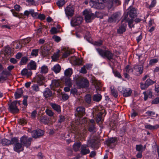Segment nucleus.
Returning <instances> with one entry per match:
<instances>
[{
  "label": "nucleus",
  "instance_id": "1",
  "mask_svg": "<svg viewBox=\"0 0 159 159\" xmlns=\"http://www.w3.org/2000/svg\"><path fill=\"white\" fill-rule=\"evenodd\" d=\"M127 13L123 16V18L122 20H125L126 22H128V26L130 28L134 27V25L131 26L133 22V19L137 16V9L133 7L130 6L127 10Z\"/></svg>",
  "mask_w": 159,
  "mask_h": 159
},
{
  "label": "nucleus",
  "instance_id": "2",
  "mask_svg": "<svg viewBox=\"0 0 159 159\" xmlns=\"http://www.w3.org/2000/svg\"><path fill=\"white\" fill-rule=\"evenodd\" d=\"M98 54L103 58L107 59V61H111L113 58V54L111 51L109 49L103 50L100 48H96Z\"/></svg>",
  "mask_w": 159,
  "mask_h": 159
},
{
  "label": "nucleus",
  "instance_id": "3",
  "mask_svg": "<svg viewBox=\"0 0 159 159\" xmlns=\"http://www.w3.org/2000/svg\"><path fill=\"white\" fill-rule=\"evenodd\" d=\"M75 80L77 85L81 88H86L89 86V80L86 78L78 76L75 78Z\"/></svg>",
  "mask_w": 159,
  "mask_h": 159
},
{
  "label": "nucleus",
  "instance_id": "4",
  "mask_svg": "<svg viewBox=\"0 0 159 159\" xmlns=\"http://www.w3.org/2000/svg\"><path fill=\"white\" fill-rule=\"evenodd\" d=\"M83 14L84 16V20L87 23H90L92 22L96 17L95 14L92 13L90 11L85 10L83 12Z\"/></svg>",
  "mask_w": 159,
  "mask_h": 159
},
{
  "label": "nucleus",
  "instance_id": "5",
  "mask_svg": "<svg viewBox=\"0 0 159 159\" xmlns=\"http://www.w3.org/2000/svg\"><path fill=\"white\" fill-rule=\"evenodd\" d=\"M118 90L125 97H130L132 93V90L129 88H127L122 86H119L118 88Z\"/></svg>",
  "mask_w": 159,
  "mask_h": 159
},
{
  "label": "nucleus",
  "instance_id": "6",
  "mask_svg": "<svg viewBox=\"0 0 159 159\" xmlns=\"http://www.w3.org/2000/svg\"><path fill=\"white\" fill-rule=\"evenodd\" d=\"M117 138L116 137L108 138L105 141L107 145L110 148L113 149L116 146L117 142Z\"/></svg>",
  "mask_w": 159,
  "mask_h": 159
},
{
  "label": "nucleus",
  "instance_id": "7",
  "mask_svg": "<svg viewBox=\"0 0 159 159\" xmlns=\"http://www.w3.org/2000/svg\"><path fill=\"white\" fill-rule=\"evenodd\" d=\"M32 141V138H29L26 136H22L20 139V142L22 144L23 147L25 146L27 148H28L30 146Z\"/></svg>",
  "mask_w": 159,
  "mask_h": 159
},
{
  "label": "nucleus",
  "instance_id": "8",
  "mask_svg": "<svg viewBox=\"0 0 159 159\" xmlns=\"http://www.w3.org/2000/svg\"><path fill=\"white\" fill-rule=\"evenodd\" d=\"M120 13L116 12L112 14L111 16L109 17L108 22L110 23L118 22L120 19Z\"/></svg>",
  "mask_w": 159,
  "mask_h": 159
},
{
  "label": "nucleus",
  "instance_id": "9",
  "mask_svg": "<svg viewBox=\"0 0 159 159\" xmlns=\"http://www.w3.org/2000/svg\"><path fill=\"white\" fill-rule=\"evenodd\" d=\"M61 80L65 83L66 85L68 86L65 87L64 89V91L66 92H69L70 91V88L71 87L72 85L70 79L69 78L62 77L61 78Z\"/></svg>",
  "mask_w": 159,
  "mask_h": 159
},
{
  "label": "nucleus",
  "instance_id": "10",
  "mask_svg": "<svg viewBox=\"0 0 159 159\" xmlns=\"http://www.w3.org/2000/svg\"><path fill=\"white\" fill-rule=\"evenodd\" d=\"M19 105V103L16 101H15L9 104V111L13 113L18 112L19 110L18 108Z\"/></svg>",
  "mask_w": 159,
  "mask_h": 159
},
{
  "label": "nucleus",
  "instance_id": "11",
  "mask_svg": "<svg viewBox=\"0 0 159 159\" xmlns=\"http://www.w3.org/2000/svg\"><path fill=\"white\" fill-rule=\"evenodd\" d=\"M143 66L140 65H135L132 68V71L134 72V75H139L143 72Z\"/></svg>",
  "mask_w": 159,
  "mask_h": 159
},
{
  "label": "nucleus",
  "instance_id": "12",
  "mask_svg": "<svg viewBox=\"0 0 159 159\" xmlns=\"http://www.w3.org/2000/svg\"><path fill=\"white\" fill-rule=\"evenodd\" d=\"M14 9H12L10 10L13 15L16 17L19 18H22L23 16V15L22 13L19 14L17 12L19 11L21 9V7L19 5L16 4L14 6Z\"/></svg>",
  "mask_w": 159,
  "mask_h": 159
},
{
  "label": "nucleus",
  "instance_id": "13",
  "mask_svg": "<svg viewBox=\"0 0 159 159\" xmlns=\"http://www.w3.org/2000/svg\"><path fill=\"white\" fill-rule=\"evenodd\" d=\"M65 11L66 16L69 18L73 16L74 12V8L73 6L69 5L65 9Z\"/></svg>",
  "mask_w": 159,
  "mask_h": 159
},
{
  "label": "nucleus",
  "instance_id": "14",
  "mask_svg": "<svg viewBox=\"0 0 159 159\" xmlns=\"http://www.w3.org/2000/svg\"><path fill=\"white\" fill-rule=\"evenodd\" d=\"M155 82L150 79H148L143 84L142 83H140V87L142 89H145L148 88L150 85L153 84Z\"/></svg>",
  "mask_w": 159,
  "mask_h": 159
},
{
  "label": "nucleus",
  "instance_id": "15",
  "mask_svg": "<svg viewBox=\"0 0 159 159\" xmlns=\"http://www.w3.org/2000/svg\"><path fill=\"white\" fill-rule=\"evenodd\" d=\"M83 20V19L80 17L73 18L71 21V24L73 26H78L81 23Z\"/></svg>",
  "mask_w": 159,
  "mask_h": 159
},
{
  "label": "nucleus",
  "instance_id": "16",
  "mask_svg": "<svg viewBox=\"0 0 159 159\" xmlns=\"http://www.w3.org/2000/svg\"><path fill=\"white\" fill-rule=\"evenodd\" d=\"M44 78L43 75L40 74H37L34 78V81L38 83L39 85H42L43 84V80Z\"/></svg>",
  "mask_w": 159,
  "mask_h": 159
},
{
  "label": "nucleus",
  "instance_id": "17",
  "mask_svg": "<svg viewBox=\"0 0 159 159\" xmlns=\"http://www.w3.org/2000/svg\"><path fill=\"white\" fill-rule=\"evenodd\" d=\"M94 8L98 9H102L104 8L106 5L102 2H94L91 5Z\"/></svg>",
  "mask_w": 159,
  "mask_h": 159
},
{
  "label": "nucleus",
  "instance_id": "18",
  "mask_svg": "<svg viewBox=\"0 0 159 159\" xmlns=\"http://www.w3.org/2000/svg\"><path fill=\"white\" fill-rule=\"evenodd\" d=\"M88 147L87 144L82 145L81 147L80 154L82 155H85L90 152L89 148H87Z\"/></svg>",
  "mask_w": 159,
  "mask_h": 159
},
{
  "label": "nucleus",
  "instance_id": "19",
  "mask_svg": "<svg viewBox=\"0 0 159 159\" xmlns=\"http://www.w3.org/2000/svg\"><path fill=\"white\" fill-rule=\"evenodd\" d=\"M24 148V147L22 144L19 142L15 144L13 147L14 151L18 153L23 151Z\"/></svg>",
  "mask_w": 159,
  "mask_h": 159
},
{
  "label": "nucleus",
  "instance_id": "20",
  "mask_svg": "<svg viewBox=\"0 0 159 159\" xmlns=\"http://www.w3.org/2000/svg\"><path fill=\"white\" fill-rule=\"evenodd\" d=\"M40 50L43 55L46 56L48 55L49 52V46H43L41 47Z\"/></svg>",
  "mask_w": 159,
  "mask_h": 159
},
{
  "label": "nucleus",
  "instance_id": "21",
  "mask_svg": "<svg viewBox=\"0 0 159 159\" xmlns=\"http://www.w3.org/2000/svg\"><path fill=\"white\" fill-rule=\"evenodd\" d=\"M122 23L123 21H122ZM125 22V23H122L120 25L117 30V33L119 34H122L125 32L126 30L127 25Z\"/></svg>",
  "mask_w": 159,
  "mask_h": 159
},
{
  "label": "nucleus",
  "instance_id": "22",
  "mask_svg": "<svg viewBox=\"0 0 159 159\" xmlns=\"http://www.w3.org/2000/svg\"><path fill=\"white\" fill-rule=\"evenodd\" d=\"M44 134V131L41 129L33 131L32 132V135L33 137L37 138L42 136Z\"/></svg>",
  "mask_w": 159,
  "mask_h": 159
},
{
  "label": "nucleus",
  "instance_id": "23",
  "mask_svg": "<svg viewBox=\"0 0 159 159\" xmlns=\"http://www.w3.org/2000/svg\"><path fill=\"white\" fill-rule=\"evenodd\" d=\"M21 74L22 76H26L27 78L31 76L32 73L31 70L26 68L23 69L21 71Z\"/></svg>",
  "mask_w": 159,
  "mask_h": 159
},
{
  "label": "nucleus",
  "instance_id": "24",
  "mask_svg": "<svg viewBox=\"0 0 159 159\" xmlns=\"http://www.w3.org/2000/svg\"><path fill=\"white\" fill-rule=\"evenodd\" d=\"M50 106L58 114H60L61 112V107L60 105L55 103H50Z\"/></svg>",
  "mask_w": 159,
  "mask_h": 159
},
{
  "label": "nucleus",
  "instance_id": "25",
  "mask_svg": "<svg viewBox=\"0 0 159 159\" xmlns=\"http://www.w3.org/2000/svg\"><path fill=\"white\" fill-rule=\"evenodd\" d=\"M73 73L72 69L71 68H68L65 70L64 71V75L65 76L63 77H66V78H70Z\"/></svg>",
  "mask_w": 159,
  "mask_h": 159
},
{
  "label": "nucleus",
  "instance_id": "26",
  "mask_svg": "<svg viewBox=\"0 0 159 159\" xmlns=\"http://www.w3.org/2000/svg\"><path fill=\"white\" fill-rule=\"evenodd\" d=\"M85 103L88 105H90L92 101V97L90 94H87L85 95L84 98Z\"/></svg>",
  "mask_w": 159,
  "mask_h": 159
},
{
  "label": "nucleus",
  "instance_id": "27",
  "mask_svg": "<svg viewBox=\"0 0 159 159\" xmlns=\"http://www.w3.org/2000/svg\"><path fill=\"white\" fill-rule=\"evenodd\" d=\"M103 113L102 112H99L97 115L96 118V121L97 123L98 124L100 122L102 123L103 120L102 119V116Z\"/></svg>",
  "mask_w": 159,
  "mask_h": 159
},
{
  "label": "nucleus",
  "instance_id": "28",
  "mask_svg": "<svg viewBox=\"0 0 159 159\" xmlns=\"http://www.w3.org/2000/svg\"><path fill=\"white\" fill-rule=\"evenodd\" d=\"M145 128L150 130H155L159 128V125L156 124L154 126L150 124H147L145 125Z\"/></svg>",
  "mask_w": 159,
  "mask_h": 159
},
{
  "label": "nucleus",
  "instance_id": "29",
  "mask_svg": "<svg viewBox=\"0 0 159 159\" xmlns=\"http://www.w3.org/2000/svg\"><path fill=\"white\" fill-rule=\"evenodd\" d=\"M76 111L78 115L81 116L85 112V108L82 106L78 107L76 108Z\"/></svg>",
  "mask_w": 159,
  "mask_h": 159
},
{
  "label": "nucleus",
  "instance_id": "30",
  "mask_svg": "<svg viewBox=\"0 0 159 159\" xmlns=\"http://www.w3.org/2000/svg\"><path fill=\"white\" fill-rule=\"evenodd\" d=\"M88 130L89 132L95 133L96 131V124H89Z\"/></svg>",
  "mask_w": 159,
  "mask_h": 159
},
{
  "label": "nucleus",
  "instance_id": "31",
  "mask_svg": "<svg viewBox=\"0 0 159 159\" xmlns=\"http://www.w3.org/2000/svg\"><path fill=\"white\" fill-rule=\"evenodd\" d=\"M102 98V96L100 94L98 93L93 95V99L94 101L99 102L101 100Z\"/></svg>",
  "mask_w": 159,
  "mask_h": 159
},
{
  "label": "nucleus",
  "instance_id": "32",
  "mask_svg": "<svg viewBox=\"0 0 159 159\" xmlns=\"http://www.w3.org/2000/svg\"><path fill=\"white\" fill-rule=\"evenodd\" d=\"M23 93V91L21 89H18L15 93V97L17 99L20 98Z\"/></svg>",
  "mask_w": 159,
  "mask_h": 159
},
{
  "label": "nucleus",
  "instance_id": "33",
  "mask_svg": "<svg viewBox=\"0 0 159 159\" xmlns=\"http://www.w3.org/2000/svg\"><path fill=\"white\" fill-rule=\"evenodd\" d=\"M28 67L31 70L36 69V63L34 61H31L28 64Z\"/></svg>",
  "mask_w": 159,
  "mask_h": 159
},
{
  "label": "nucleus",
  "instance_id": "34",
  "mask_svg": "<svg viewBox=\"0 0 159 159\" xmlns=\"http://www.w3.org/2000/svg\"><path fill=\"white\" fill-rule=\"evenodd\" d=\"M109 65L110 67L112 68V72L115 75V76L116 77H118V78L121 79L122 78V77L121 75L120 74V73L117 70H114L113 67L112 66H111V65L109 64Z\"/></svg>",
  "mask_w": 159,
  "mask_h": 159
},
{
  "label": "nucleus",
  "instance_id": "35",
  "mask_svg": "<svg viewBox=\"0 0 159 159\" xmlns=\"http://www.w3.org/2000/svg\"><path fill=\"white\" fill-rule=\"evenodd\" d=\"M82 145L81 143L80 142L75 143L73 146L74 151L77 152L79 150Z\"/></svg>",
  "mask_w": 159,
  "mask_h": 159
},
{
  "label": "nucleus",
  "instance_id": "36",
  "mask_svg": "<svg viewBox=\"0 0 159 159\" xmlns=\"http://www.w3.org/2000/svg\"><path fill=\"white\" fill-rule=\"evenodd\" d=\"M7 79V75L5 73V72L3 71L0 75V82L2 83Z\"/></svg>",
  "mask_w": 159,
  "mask_h": 159
},
{
  "label": "nucleus",
  "instance_id": "37",
  "mask_svg": "<svg viewBox=\"0 0 159 159\" xmlns=\"http://www.w3.org/2000/svg\"><path fill=\"white\" fill-rule=\"evenodd\" d=\"M52 69L56 73H58L60 72L61 67L57 64L55 65Z\"/></svg>",
  "mask_w": 159,
  "mask_h": 159
},
{
  "label": "nucleus",
  "instance_id": "38",
  "mask_svg": "<svg viewBox=\"0 0 159 159\" xmlns=\"http://www.w3.org/2000/svg\"><path fill=\"white\" fill-rule=\"evenodd\" d=\"M48 67L44 65L41 67L40 71L41 73L45 74L48 72Z\"/></svg>",
  "mask_w": 159,
  "mask_h": 159
},
{
  "label": "nucleus",
  "instance_id": "39",
  "mask_svg": "<svg viewBox=\"0 0 159 159\" xmlns=\"http://www.w3.org/2000/svg\"><path fill=\"white\" fill-rule=\"evenodd\" d=\"M40 121L45 124H48L49 122V119L46 116H42L40 119Z\"/></svg>",
  "mask_w": 159,
  "mask_h": 159
},
{
  "label": "nucleus",
  "instance_id": "40",
  "mask_svg": "<svg viewBox=\"0 0 159 159\" xmlns=\"http://www.w3.org/2000/svg\"><path fill=\"white\" fill-rule=\"evenodd\" d=\"M52 85L55 87H58L60 86V84L57 80H53L52 81L51 84H50V88Z\"/></svg>",
  "mask_w": 159,
  "mask_h": 159
},
{
  "label": "nucleus",
  "instance_id": "41",
  "mask_svg": "<svg viewBox=\"0 0 159 159\" xmlns=\"http://www.w3.org/2000/svg\"><path fill=\"white\" fill-rule=\"evenodd\" d=\"M111 95L115 98H117L118 96V93L117 91L114 88L112 89L111 88Z\"/></svg>",
  "mask_w": 159,
  "mask_h": 159
},
{
  "label": "nucleus",
  "instance_id": "42",
  "mask_svg": "<svg viewBox=\"0 0 159 159\" xmlns=\"http://www.w3.org/2000/svg\"><path fill=\"white\" fill-rule=\"evenodd\" d=\"M44 97L47 99H50V89H46V90L43 93Z\"/></svg>",
  "mask_w": 159,
  "mask_h": 159
},
{
  "label": "nucleus",
  "instance_id": "43",
  "mask_svg": "<svg viewBox=\"0 0 159 159\" xmlns=\"http://www.w3.org/2000/svg\"><path fill=\"white\" fill-rule=\"evenodd\" d=\"M28 59L26 57H24L22 58L21 61L20 62V65H22L25 64L27 62Z\"/></svg>",
  "mask_w": 159,
  "mask_h": 159
},
{
  "label": "nucleus",
  "instance_id": "44",
  "mask_svg": "<svg viewBox=\"0 0 159 159\" xmlns=\"http://www.w3.org/2000/svg\"><path fill=\"white\" fill-rule=\"evenodd\" d=\"M2 143L3 146L8 145L11 144L10 140L6 139H2Z\"/></svg>",
  "mask_w": 159,
  "mask_h": 159
},
{
  "label": "nucleus",
  "instance_id": "45",
  "mask_svg": "<svg viewBox=\"0 0 159 159\" xmlns=\"http://www.w3.org/2000/svg\"><path fill=\"white\" fill-rule=\"evenodd\" d=\"M65 3L64 0H57L56 2L57 5L60 8H61Z\"/></svg>",
  "mask_w": 159,
  "mask_h": 159
},
{
  "label": "nucleus",
  "instance_id": "46",
  "mask_svg": "<svg viewBox=\"0 0 159 159\" xmlns=\"http://www.w3.org/2000/svg\"><path fill=\"white\" fill-rule=\"evenodd\" d=\"M157 4V1L156 0H152L151 4L148 7V8L151 10L152 9L155 7Z\"/></svg>",
  "mask_w": 159,
  "mask_h": 159
},
{
  "label": "nucleus",
  "instance_id": "47",
  "mask_svg": "<svg viewBox=\"0 0 159 159\" xmlns=\"http://www.w3.org/2000/svg\"><path fill=\"white\" fill-rule=\"evenodd\" d=\"M38 49H34L32 50L31 52V55L33 57H36L38 55Z\"/></svg>",
  "mask_w": 159,
  "mask_h": 159
},
{
  "label": "nucleus",
  "instance_id": "48",
  "mask_svg": "<svg viewBox=\"0 0 159 159\" xmlns=\"http://www.w3.org/2000/svg\"><path fill=\"white\" fill-rule=\"evenodd\" d=\"M66 119L65 116L61 115L59 116V118L58 120L59 123H61L62 122H64Z\"/></svg>",
  "mask_w": 159,
  "mask_h": 159
},
{
  "label": "nucleus",
  "instance_id": "49",
  "mask_svg": "<svg viewBox=\"0 0 159 159\" xmlns=\"http://www.w3.org/2000/svg\"><path fill=\"white\" fill-rule=\"evenodd\" d=\"M143 145L141 144H137L136 145V151L140 152L142 151L143 152V150L142 149Z\"/></svg>",
  "mask_w": 159,
  "mask_h": 159
},
{
  "label": "nucleus",
  "instance_id": "50",
  "mask_svg": "<svg viewBox=\"0 0 159 159\" xmlns=\"http://www.w3.org/2000/svg\"><path fill=\"white\" fill-rule=\"evenodd\" d=\"M109 1L107 5H105L109 9L111 8L113 5V0H109Z\"/></svg>",
  "mask_w": 159,
  "mask_h": 159
},
{
  "label": "nucleus",
  "instance_id": "51",
  "mask_svg": "<svg viewBox=\"0 0 159 159\" xmlns=\"http://www.w3.org/2000/svg\"><path fill=\"white\" fill-rule=\"evenodd\" d=\"M103 43V40L99 39L98 41H95L94 43V44L97 46H100L102 45Z\"/></svg>",
  "mask_w": 159,
  "mask_h": 159
},
{
  "label": "nucleus",
  "instance_id": "52",
  "mask_svg": "<svg viewBox=\"0 0 159 159\" xmlns=\"http://www.w3.org/2000/svg\"><path fill=\"white\" fill-rule=\"evenodd\" d=\"M4 51L8 55H10L11 53V50L9 47H6L5 48Z\"/></svg>",
  "mask_w": 159,
  "mask_h": 159
},
{
  "label": "nucleus",
  "instance_id": "53",
  "mask_svg": "<svg viewBox=\"0 0 159 159\" xmlns=\"http://www.w3.org/2000/svg\"><path fill=\"white\" fill-rule=\"evenodd\" d=\"M31 15L33 17L36 18H37L38 16V13L37 12H35L34 10L32 9L30 11Z\"/></svg>",
  "mask_w": 159,
  "mask_h": 159
},
{
  "label": "nucleus",
  "instance_id": "54",
  "mask_svg": "<svg viewBox=\"0 0 159 159\" xmlns=\"http://www.w3.org/2000/svg\"><path fill=\"white\" fill-rule=\"evenodd\" d=\"M52 39L57 43L59 42L61 40V39L60 37L55 35L52 36Z\"/></svg>",
  "mask_w": 159,
  "mask_h": 159
},
{
  "label": "nucleus",
  "instance_id": "55",
  "mask_svg": "<svg viewBox=\"0 0 159 159\" xmlns=\"http://www.w3.org/2000/svg\"><path fill=\"white\" fill-rule=\"evenodd\" d=\"M158 61V60L156 58L151 59L149 61V64L150 65H153L154 64L157 63Z\"/></svg>",
  "mask_w": 159,
  "mask_h": 159
},
{
  "label": "nucleus",
  "instance_id": "56",
  "mask_svg": "<svg viewBox=\"0 0 159 159\" xmlns=\"http://www.w3.org/2000/svg\"><path fill=\"white\" fill-rule=\"evenodd\" d=\"M58 32L57 29L55 27H53L50 30V33L52 34H57Z\"/></svg>",
  "mask_w": 159,
  "mask_h": 159
},
{
  "label": "nucleus",
  "instance_id": "57",
  "mask_svg": "<svg viewBox=\"0 0 159 159\" xmlns=\"http://www.w3.org/2000/svg\"><path fill=\"white\" fill-rule=\"evenodd\" d=\"M10 142L11 143V144H15L16 143H18V139L17 138L14 137L11 139V140H10Z\"/></svg>",
  "mask_w": 159,
  "mask_h": 159
},
{
  "label": "nucleus",
  "instance_id": "58",
  "mask_svg": "<svg viewBox=\"0 0 159 159\" xmlns=\"http://www.w3.org/2000/svg\"><path fill=\"white\" fill-rule=\"evenodd\" d=\"M84 39H86L87 40V41L90 43L91 40V36L90 35L89 33H87V35L86 34L85 36L84 37Z\"/></svg>",
  "mask_w": 159,
  "mask_h": 159
},
{
  "label": "nucleus",
  "instance_id": "59",
  "mask_svg": "<svg viewBox=\"0 0 159 159\" xmlns=\"http://www.w3.org/2000/svg\"><path fill=\"white\" fill-rule=\"evenodd\" d=\"M85 66H84L83 67L81 68V69L80 71V73L84 74H85L87 73V71Z\"/></svg>",
  "mask_w": 159,
  "mask_h": 159
},
{
  "label": "nucleus",
  "instance_id": "60",
  "mask_svg": "<svg viewBox=\"0 0 159 159\" xmlns=\"http://www.w3.org/2000/svg\"><path fill=\"white\" fill-rule=\"evenodd\" d=\"M145 114L149 116H152L155 115V113L154 111H148L145 112Z\"/></svg>",
  "mask_w": 159,
  "mask_h": 159
},
{
  "label": "nucleus",
  "instance_id": "61",
  "mask_svg": "<svg viewBox=\"0 0 159 159\" xmlns=\"http://www.w3.org/2000/svg\"><path fill=\"white\" fill-rule=\"evenodd\" d=\"M69 98L68 95L66 93L62 94V98L63 101L67 100Z\"/></svg>",
  "mask_w": 159,
  "mask_h": 159
},
{
  "label": "nucleus",
  "instance_id": "62",
  "mask_svg": "<svg viewBox=\"0 0 159 159\" xmlns=\"http://www.w3.org/2000/svg\"><path fill=\"white\" fill-rule=\"evenodd\" d=\"M151 103L152 104L159 103V97H157L154 99L152 102Z\"/></svg>",
  "mask_w": 159,
  "mask_h": 159
},
{
  "label": "nucleus",
  "instance_id": "63",
  "mask_svg": "<svg viewBox=\"0 0 159 159\" xmlns=\"http://www.w3.org/2000/svg\"><path fill=\"white\" fill-rule=\"evenodd\" d=\"M82 60L78 58L76 59L75 61V64L76 65H80L82 64Z\"/></svg>",
  "mask_w": 159,
  "mask_h": 159
},
{
  "label": "nucleus",
  "instance_id": "64",
  "mask_svg": "<svg viewBox=\"0 0 159 159\" xmlns=\"http://www.w3.org/2000/svg\"><path fill=\"white\" fill-rule=\"evenodd\" d=\"M45 18V16L43 14H40L38 15L37 18L41 20H44Z\"/></svg>",
  "mask_w": 159,
  "mask_h": 159
}]
</instances>
